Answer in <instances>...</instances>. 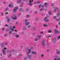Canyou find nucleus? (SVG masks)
<instances>
[{"label": "nucleus", "mask_w": 60, "mask_h": 60, "mask_svg": "<svg viewBox=\"0 0 60 60\" xmlns=\"http://www.w3.org/2000/svg\"><path fill=\"white\" fill-rule=\"evenodd\" d=\"M21 2V0H19L17 1V3L18 4H19Z\"/></svg>", "instance_id": "11"}, {"label": "nucleus", "mask_w": 60, "mask_h": 60, "mask_svg": "<svg viewBox=\"0 0 60 60\" xmlns=\"http://www.w3.org/2000/svg\"><path fill=\"white\" fill-rule=\"evenodd\" d=\"M5 45H7V44H8V43L7 42H6L5 43Z\"/></svg>", "instance_id": "50"}, {"label": "nucleus", "mask_w": 60, "mask_h": 60, "mask_svg": "<svg viewBox=\"0 0 60 60\" xmlns=\"http://www.w3.org/2000/svg\"><path fill=\"white\" fill-rule=\"evenodd\" d=\"M15 37H16V38H19V35H15Z\"/></svg>", "instance_id": "9"}, {"label": "nucleus", "mask_w": 60, "mask_h": 60, "mask_svg": "<svg viewBox=\"0 0 60 60\" xmlns=\"http://www.w3.org/2000/svg\"><path fill=\"white\" fill-rule=\"evenodd\" d=\"M8 10V8H6V9H5L6 11H7V10Z\"/></svg>", "instance_id": "48"}, {"label": "nucleus", "mask_w": 60, "mask_h": 60, "mask_svg": "<svg viewBox=\"0 0 60 60\" xmlns=\"http://www.w3.org/2000/svg\"><path fill=\"white\" fill-rule=\"evenodd\" d=\"M30 23V22H27L26 23H25L26 25V26L28 25Z\"/></svg>", "instance_id": "13"}, {"label": "nucleus", "mask_w": 60, "mask_h": 60, "mask_svg": "<svg viewBox=\"0 0 60 60\" xmlns=\"http://www.w3.org/2000/svg\"><path fill=\"white\" fill-rule=\"evenodd\" d=\"M49 19H47L45 21V22H47L48 21H49Z\"/></svg>", "instance_id": "33"}, {"label": "nucleus", "mask_w": 60, "mask_h": 60, "mask_svg": "<svg viewBox=\"0 0 60 60\" xmlns=\"http://www.w3.org/2000/svg\"><path fill=\"white\" fill-rule=\"evenodd\" d=\"M36 3H37V2H35L34 3V4H36Z\"/></svg>", "instance_id": "63"}, {"label": "nucleus", "mask_w": 60, "mask_h": 60, "mask_svg": "<svg viewBox=\"0 0 60 60\" xmlns=\"http://www.w3.org/2000/svg\"><path fill=\"white\" fill-rule=\"evenodd\" d=\"M35 19L36 20H38V18H37V17Z\"/></svg>", "instance_id": "58"}, {"label": "nucleus", "mask_w": 60, "mask_h": 60, "mask_svg": "<svg viewBox=\"0 0 60 60\" xmlns=\"http://www.w3.org/2000/svg\"><path fill=\"white\" fill-rule=\"evenodd\" d=\"M4 36H5V37L7 36V35H6V34H4Z\"/></svg>", "instance_id": "55"}, {"label": "nucleus", "mask_w": 60, "mask_h": 60, "mask_svg": "<svg viewBox=\"0 0 60 60\" xmlns=\"http://www.w3.org/2000/svg\"><path fill=\"white\" fill-rule=\"evenodd\" d=\"M17 19V18L14 17L13 20H16V19Z\"/></svg>", "instance_id": "21"}, {"label": "nucleus", "mask_w": 60, "mask_h": 60, "mask_svg": "<svg viewBox=\"0 0 60 60\" xmlns=\"http://www.w3.org/2000/svg\"><path fill=\"white\" fill-rule=\"evenodd\" d=\"M41 4H39V5L38 8H40L41 7Z\"/></svg>", "instance_id": "24"}, {"label": "nucleus", "mask_w": 60, "mask_h": 60, "mask_svg": "<svg viewBox=\"0 0 60 60\" xmlns=\"http://www.w3.org/2000/svg\"><path fill=\"white\" fill-rule=\"evenodd\" d=\"M5 26H7V27H8V26H9L7 24H5Z\"/></svg>", "instance_id": "40"}, {"label": "nucleus", "mask_w": 60, "mask_h": 60, "mask_svg": "<svg viewBox=\"0 0 60 60\" xmlns=\"http://www.w3.org/2000/svg\"><path fill=\"white\" fill-rule=\"evenodd\" d=\"M48 32H49V33H50L51 32V31H50V30H48Z\"/></svg>", "instance_id": "38"}, {"label": "nucleus", "mask_w": 60, "mask_h": 60, "mask_svg": "<svg viewBox=\"0 0 60 60\" xmlns=\"http://www.w3.org/2000/svg\"><path fill=\"white\" fill-rule=\"evenodd\" d=\"M11 33H12V31H9V33L10 34H11Z\"/></svg>", "instance_id": "31"}, {"label": "nucleus", "mask_w": 60, "mask_h": 60, "mask_svg": "<svg viewBox=\"0 0 60 60\" xmlns=\"http://www.w3.org/2000/svg\"><path fill=\"white\" fill-rule=\"evenodd\" d=\"M14 50L13 49L11 51H7V53H11L12 52H14Z\"/></svg>", "instance_id": "6"}, {"label": "nucleus", "mask_w": 60, "mask_h": 60, "mask_svg": "<svg viewBox=\"0 0 60 60\" xmlns=\"http://www.w3.org/2000/svg\"><path fill=\"white\" fill-rule=\"evenodd\" d=\"M38 40V39L37 38H36L35 40V41H37V40Z\"/></svg>", "instance_id": "57"}, {"label": "nucleus", "mask_w": 60, "mask_h": 60, "mask_svg": "<svg viewBox=\"0 0 60 60\" xmlns=\"http://www.w3.org/2000/svg\"><path fill=\"white\" fill-rule=\"evenodd\" d=\"M33 30H35V29H36V27H33Z\"/></svg>", "instance_id": "26"}, {"label": "nucleus", "mask_w": 60, "mask_h": 60, "mask_svg": "<svg viewBox=\"0 0 60 60\" xmlns=\"http://www.w3.org/2000/svg\"><path fill=\"white\" fill-rule=\"evenodd\" d=\"M38 37L40 39V38L41 37V36H39V35L38 36Z\"/></svg>", "instance_id": "51"}, {"label": "nucleus", "mask_w": 60, "mask_h": 60, "mask_svg": "<svg viewBox=\"0 0 60 60\" xmlns=\"http://www.w3.org/2000/svg\"><path fill=\"white\" fill-rule=\"evenodd\" d=\"M57 17H59V16H60V13H58L57 15Z\"/></svg>", "instance_id": "20"}, {"label": "nucleus", "mask_w": 60, "mask_h": 60, "mask_svg": "<svg viewBox=\"0 0 60 60\" xmlns=\"http://www.w3.org/2000/svg\"><path fill=\"white\" fill-rule=\"evenodd\" d=\"M31 53L32 54H35V55H37V52H36L32 51V52Z\"/></svg>", "instance_id": "4"}, {"label": "nucleus", "mask_w": 60, "mask_h": 60, "mask_svg": "<svg viewBox=\"0 0 60 60\" xmlns=\"http://www.w3.org/2000/svg\"><path fill=\"white\" fill-rule=\"evenodd\" d=\"M58 40H59V39H60V36H58Z\"/></svg>", "instance_id": "54"}, {"label": "nucleus", "mask_w": 60, "mask_h": 60, "mask_svg": "<svg viewBox=\"0 0 60 60\" xmlns=\"http://www.w3.org/2000/svg\"><path fill=\"white\" fill-rule=\"evenodd\" d=\"M29 49V48L27 47V48L26 49V51H28V49Z\"/></svg>", "instance_id": "30"}, {"label": "nucleus", "mask_w": 60, "mask_h": 60, "mask_svg": "<svg viewBox=\"0 0 60 60\" xmlns=\"http://www.w3.org/2000/svg\"><path fill=\"white\" fill-rule=\"evenodd\" d=\"M54 31H55V33H58V30L56 29H55Z\"/></svg>", "instance_id": "8"}, {"label": "nucleus", "mask_w": 60, "mask_h": 60, "mask_svg": "<svg viewBox=\"0 0 60 60\" xmlns=\"http://www.w3.org/2000/svg\"><path fill=\"white\" fill-rule=\"evenodd\" d=\"M56 41V38H53V42L54 43H55Z\"/></svg>", "instance_id": "12"}, {"label": "nucleus", "mask_w": 60, "mask_h": 60, "mask_svg": "<svg viewBox=\"0 0 60 60\" xmlns=\"http://www.w3.org/2000/svg\"><path fill=\"white\" fill-rule=\"evenodd\" d=\"M11 17L12 19H13V18H14V17H13V16L12 15H11Z\"/></svg>", "instance_id": "28"}, {"label": "nucleus", "mask_w": 60, "mask_h": 60, "mask_svg": "<svg viewBox=\"0 0 60 60\" xmlns=\"http://www.w3.org/2000/svg\"><path fill=\"white\" fill-rule=\"evenodd\" d=\"M54 57L55 58H57V56H56V55L54 56Z\"/></svg>", "instance_id": "49"}, {"label": "nucleus", "mask_w": 60, "mask_h": 60, "mask_svg": "<svg viewBox=\"0 0 60 60\" xmlns=\"http://www.w3.org/2000/svg\"><path fill=\"white\" fill-rule=\"evenodd\" d=\"M27 56L28 58H30L31 57V55H28Z\"/></svg>", "instance_id": "19"}, {"label": "nucleus", "mask_w": 60, "mask_h": 60, "mask_svg": "<svg viewBox=\"0 0 60 60\" xmlns=\"http://www.w3.org/2000/svg\"><path fill=\"white\" fill-rule=\"evenodd\" d=\"M30 48L31 49H33V47L31 46L30 47Z\"/></svg>", "instance_id": "44"}, {"label": "nucleus", "mask_w": 60, "mask_h": 60, "mask_svg": "<svg viewBox=\"0 0 60 60\" xmlns=\"http://www.w3.org/2000/svg\"><path fill=\"white\" fill-rule=\"evenodd\" d=\"M55 8H56V10L58 9V7H56Z\"/></svg>", "instance_id": "53"}, {"label": "nucleus", "mask_w": 60, "mask_h": 60, "mask_svg": "<svg viewBox=\"0 0 60 60\" xmlns=\"http://www.w3.org/2000/svg\"><path fill=\"white\" fill-rule=\"evenodd\" d=\"M60 53V52H59V51H58L56 53L57 54H59Z\"/></svg>", "instance_id": "43"}, {"label": "nucleus", "mask_w": 60, "mask_h": 60, "mask_svg": "<svg viewBox=\"0 0 60 60\" xmlns=\"http://www.w3.org/2000/svg\"><path fill=\"white\" fill-rule=\"evenodd\" d=\"M46 18H49V15H46Z\"/></svg>", "instance_id": "45"}, {"label": "nucleus", "mask_w": 60, "mask_h": 60, "mask_svg": "<svg viewBox=\"0 0 60 60\" xmlns=\"http://www.w3.org/2000/svg\"><path fill=\"white\" fill-rule=\"evenodd\" d=\"M30 16V15H26V18H28Z\"/></svg>", "instance_id": "15"}, {"label": "nucleus", "mask_w": 60, "mask_h": 60, "mask_svg": "<svg viewBox=\"0 0 60 60\" xmlns=\"http://www.w3.org/2000/svg\"><path fill=\"white\" fill-rule=\"evenodd\" d=\"M43 10H44V9L42 8H41L40 10V11H43Z\"/></svg>", "instance_id": "29"}, {"label": "nucleus", "mask_w": 60, "mask_h": 60, "mask_svg": "<svg viewBox=\"0 0 60 60\" xmlns=\"http://www.w3.org/2000/svg\"><path fill=\"white\" fill-rule=\"evenodd\" d=\"M24 21H25V22H26L28 21V20L27 19H25L24 20Z\"/></svg>", "instance_id": "25"}, {"label": "nucleus", "mask_w": 60, "mask_h": 60, "mask_svg": "<svg viewBox=\"0 0 60 60\" xmlns=\"http://www.w3.org/2000/svg\"><path fill=\"white\" fill-rule=\"evenodd\" d=\"M48 13H49V15H50V14H51V12L50 11H49V12Z\"/></svg>", "instance_id": "37"}, {"label": "nucleus", "mask_w": 60, "mask_h": 60, "mask_svg": "<svg viewBox=\"0 0 60 60\" xmlns=\"http://www.w3.org/2000/svg\"><path fill=\"white\" fill-rule=\"evenodd\" d=\"M4 44L2 43L1 44V46L2 47H3L4 46Z\"/></svg>", "instance_id": "23"}, {"label": "nucleus", "mask_w": 60, "mask_h": 60, "mask_svg": "<svg viewBox=\"0 0 60 60\" xmlns=\"http://www.w3.org/2000/svg\"><path fill=\"white\" fill-rule=\"evenodd\" d=\"M35 13L37 14L38 13V12H37L36 11L35 12Z\"/></svg>", "instance_id": "64"}, {"label": "nucleus", "mask_w": 60, "mask_h": 60, "mask_svg": "<svg viewBox=\"0 0 60 60\" xmlns=\"http://www.w3.org/2000/svg\"><path fill=\"white\" fill-rule=\"evenodd\" d=\"M43 26H48L46 25H45V24H44V25H43Z\"/></svg>", "instance_id": "59"}, {"label": "nucleus", "mask_w": 60, "mask_h": 60, "mask_svg": "<svg viewBox=\"0 0 60 60\" xmlns=\"http://www.w3.org/2000/svg\"><path fill=\"white\" fill-rule=\"evenodd\" d=\"M47 19V17H45L44 19V20H46Z\"/></svg>", "instance_id": "34"}, {"label": "nucleus", "mask_w": 60, "mask_h": 60, "mask_svg": "<svg viewBox=\"0 0 60 60\" xmlns=\"http://www.w3.org/2000/svg\"><path fill=\"white\" fill-rule=\"evenodd\" d=\"M37 4H40V2L39 1H38L37 2Z\"/></svg>", "instance_id": "56"}, {"label": "nucleus", "mask_w": 60, "mask_h": 60, "mask_svg": "<svg viewBox=\"0 0 60 60\" xmlns=\"http://www.w3.org/2000/svg\"><path fill=\"white\" fill-rule=\"evenodd\" d=\"M10 20V19L9 18H8L7 20V22H9Z\"/></svg>", "instance_id": "18"}, {"label": "nucleus", "mask_w": 60, "mask_h": 60, "mask_svg": "<svg viewBox=\"0 0 60 60\" xmlns=\"http://www.w3.org/2000/svg\"><path fill=\"white\" fill-rule=\"evenodd\" d=\"M57 60H60V58H58L57 59Z\"/></svg>", "instance_id": "60"}, {"label": "nucleus", "mask_w": 60, "mask_h": 60, "mask_svg": "<svg viewBox=\"0 0 60 60\" xmlns=\"http://www.w3.org/2000/svg\"><path fill=\"white\" fill-rule=\"evenodd\" d=\"M12 4H10L9 5V7H13L12 6V3H11Z\"/></svg>", "instance_id": "10"}, {"label": "nucleus", "mask_w": 60, "mask_h": 60, "mask_svg": "<svg viewBox=\"0 0 60 60\" xmlns=\"http://www.w3.org/2000/svg\"><path fill=\"white\" fill-rule=\"evenodd\" d=\"M18 8H19V7H15L13 9V12H16V11Z\"/></svg>", "instance_id": "2"}, {"label": "nucleus", "mask_w": 60, "mask_h": 60, "mask_svg": "<svg viewBox=\"0 0 60 60\" xmlns=\"http://www.w3.org/2000/svg\"><path fill=\"white\" fill-rule=\"evenodd\" d=\"M44 4L45 5H48V4L47 2H45L44 3Z\"/></svg>", "instance_id": "14"}, {"label": "nucleus", "mask_w": 60, "mask_h": 60, "mask_svg": "<svg viewBox=\"0 0 60 60\" xmlns=\"http://www.w3.org/2000/svg\"><path fill=\"white\" fill-rule=\"evenodd\" d=\"M6 48H4V49H2V51L3 52V54L4 55L5 54V52L4 51H5V49H6Z\"/></svg>", "instance_id": "3"}, {"label": "nucleus", "mask_w": 60, "mask_h": 60, "mask_svg": "<svg viewBox=\"0 0 60 60\" xmlns=\"http://www.w3.org/2000/svg\"><path fill=\"white\" fill-rule=\"evenodd\" d=\"M29 10V9H28V8H26V11H28Z\"/></svg>", "instance_id": "36"}, {"label": "nucleus", "mask_w": 60, "mask_h": 60, "mask_svg": "<svg viewBox=\"0 0 60 60\" xmlns=\"http://www.w3.org/2000/svg\"><path fill=\"white\" fill-rule=\"evenodd\" d=\"M53 19H56V16H54L53 17Z\"/></svg>", "instance_id": "39"}, {"label": "nucleus", "mask_w": 60, "mask_h": 60, "mask_svg": "<svg viewBox=\"0 0 60 60\" xmlns=\"http://www.w3.org/2000/svg\"><path fill=\"white\" fill-rule=\"evenodd\" d=\"M8 14V12L5 13V14L7 15Z\"/></svg>", "instance_id": "62"}, {"label": "nucleus", "mask_w": 60, "mask_h": 60, "mask_svg": "<svg viewBox=\"0 0 60 60\" xmlns=\"http://www.w3.org/2000/svg\"><path fill=\"white\" fill-rule=\"evenodd\" d=\"M26 27H23V30H26Z\"/></svg>", "instance_id": "17"}, {"label": "nucleus", "mask_w": 60, "mask_h": 60, "mask_svg": "<svg viewBox=\"0 0 60 60\" xmlns=\"http://www.w3.org/2000/svg\"><path fill=\"white\" fill-rule=\"evenodd\" d=\"M44 56V54H42L41 55V57H43Z\"/></svg>", "instance_id": "22"}, {"label": "nucleus", "mask_w": 60, "mask_h": 60, "mask_svg": "<svg viewBox=\"0 0 60 60\" xmlns=\"http://www.w3.org/2000/svg\"><path fill=\"white\" fill-rule=\"evenodd\" d=\"M19 10L20 11H22V8H20L19 9Z\"/></svg>", "instance_id": "41"}, {"label": "nucleus", "mask_w": 60, "mask_h": 60, "mask_svg": "<svg viewBox=\"0 0 60 60\" xmlns=\"http://www.w3.org/2000/svg\"><path fill=\"white\" fill-rule=\"evenodd\" d=\"M1 15L2 16H4V13H1Z\"/></svg>", "instance_id": "46"}, {"label": "nucleus", "mask_w": 60, "mask_h": 60, "mask_svg": "<svg viewBox=\"0 0 60 60\" xmlns=\"http://www.w3.org/2000/svg\"><path fill=\"white\" fill-rule=\"evenodd\" d=\"M15 28V26H11L9 28V29L11 30L12 32H13V31H14L13 28Z\"/></svg>", "instance_id": "1"}, {"label": "nucleus", "mask_w": 60, "mask_h": 60, "mask_svg": "<svg viewBox=\"0 0 60 60\" xmlns=\"http://www.w3.org/2000/svg\"><path fill=\"white\" fill-rule=\"evenodd\" d=\"M50 37H51V36L50 35L48 36V38H50Z\"/></svg>", "instance_id": "52"}, {"label": "nucleus", "mask_w": 60, "mask_h": 60, "mask_svg": "<svg viewBox=\"0 0 60 60\" xmlns=\"http://www.w3.org/2000/svg\"><path fill=\"white\" fill-rule=\"evenodd\" d=\"M56 20H57V21H60V18H59V19H56Z\"/></svg>", "instance_id": "32"}, {"label": "nucleus", "mask_w": 60, "mask_h": 60, "mask_svg": "<svg viewBox=\"0 0 60 60\" xmlns=\"http://www.w3.org/2000/svg\"><path fill=\"white\" fill-rule=\"evenodd\" d=\"M53 12H56V9H54L53 10Z\"/></svg>", "instance_id": "35"}, {"label": "nucleus", "mask_w": 60, "mask_h": 60, "mask_svg": "<svg viewBox=\"0 0 60 60\" xmlns=\"http://www.w3.org/2000/svg\"><path fill=\"white\" fill-rule=\"evenodd\" d=\"M31 49H29V51L27 53V54H30L31 52Z\"/></svg>", "instance_id": "7"}, {"label": "nucleus", "mask_w": 60, "mask_h": 60, "mask_svg": "<svg viewBox=\"0 0 60 60\" xmlns=\"http://www.w3.org/2000/svg\"><path fill=\"white\" fill-rule=\"evenodd\" d=\"M45 42L44 40H43L42 41V45L43 46H45V42Z\"/></svg>", "instance_id": "5"}, {"label": "nucleus", "mask_w": 60, "mask_h": 60, "mask_svg": "<svg viewBox=\"0 0 60 60\" xmlns=\"http://www.w3.org/2000/svg\"><path fill=\"white\" fill-rule=\"evenodd\" d=\"M28 28H30L31 27V25H29L28 27Z\"/></svg>", "instance_id": "47"}, {"label": "nucleus", "mask_w": 60, "mask_h": 60, "mask_svg": "<svg viewBox=\"0 0 60 60\" xmlns=\"http://www.w3.org/2000/svg\"><path fill=\"white\" fill-rule=\"evenodd\" d=\"M28 4L30 5V6H32L33 5V4L31 3H28Z\"/></svg>", "instance_id": "16"}, {"label": "nucleus", "mask_w": 60, "mask_h": 60, "mask_svg": "<svg viewBox=\"0 0 60 60\" xmlns=\"http://www.w3.org/2000/svg\"><path fill=\"white\" fill-rule=\"evenodd\" d=\"M51 6H54V4L53 3H52L51 4Z\"/></svg>", "instance_id": "42"}, {"label": "nucleus", "mask_w": 60, "mask_h": 60, "mask_svg": "<svg viewBox=\"0 0 60 60\" xmlns=\"http://www.w3.org/2000/svg\"><path fill=\"white\" fill-rule=\"evenodd\" d=\"M3 4H5V1H3Z\"/></svg>", "instance_id": "61"}, {"label": "nucleus", "mask_w": 60, "mask_h": 60, "mask_svg": "<svg viewBox=\"0 0 60 60\" xmlns=\"http://www.w3.org/2000/svg\"><path fill=\"white\" fill-rule=\"evenodd\" d=\"M9 30V29H8V28L6 29V31L7 32H8V31Z\"/></svg>", "instance_id": "27"}]
</instances>
